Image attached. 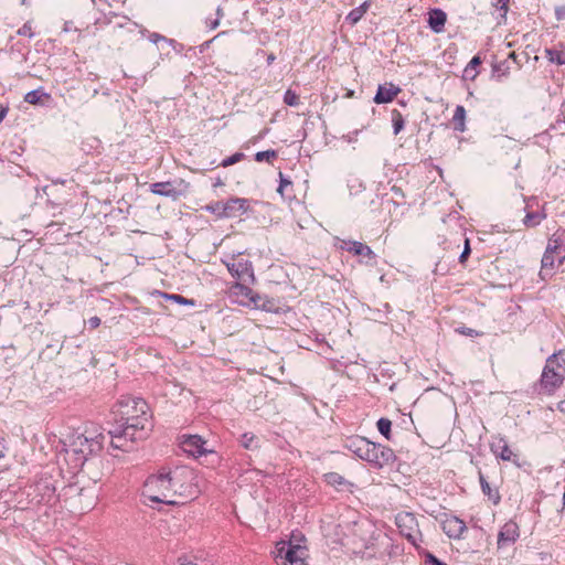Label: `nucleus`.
<instances>
[{"instance_id": "nucleus-1", "label": "nucleus", "mask_w": 565, "mask_h": 565, "mask_svg": "<svg viewBox=\"0 0 565 565\" xmlns=\"http://www.w3.org/2000/svg\"><path fill=\"white\" fill-rule=\"evenodd\" d=\"M117 426L109 430L115 449L130 451L137 440L145 439L151 430L149 406L140 397L122 396L116 404Z\"/></svg>"}, {"instance_id": "nucleus-2", "label": "nucleus", "mask_w": 565, "mask_h": 565, "mask_svg": "<svg viewBox=\"0 0 565 565\" xmlns=\"http://www.w3.org/2000/svg\"><path fill=\"white\" fill-rule=\"evenodd\" d=\"M193 479V472L185 468L149 476L143 483L142 494L152 502L179 504L181 501L178 498L189 499L198 493Z\"/></svg>"}, {"instance_id": "nucleus-3", "label": "nucleus", "mask_w": 565, "mask_h": 565, "mask_svg": "<svg viewBox=\"0 0 565 565\" xmlns=\"http://www.w3.org/2000/svg\"><path fill=\"white\" fill-rule=\"evenodd\" d=\"M105 436L96 427H85L83 431L78 429L70 434L63 443L66 454V460L71 468L77 470L84 466L87 459L100 452L103 449Z\"/></svg>"}, {"instance_id": "nucleus-4", "label": "nucleus", "mask_w": 565, "mask_h": 565, "mask_svg": "<svg viewBox=\"0 0 565 565\" xmlns=\"http://www.w3.org/2000/svg\"><path fill=\"white\" fill-rule=\"evenodd\" d=\"M343 448L376 469L393 465L396 460V456L390 447L372 443L358 435L347 437L343 440Z\"/></svg>"}, {"instance_id": "nucleus-5", "label": "nucleus", "mask_w": 565, "mask_h": 565, "mask_svg": "<svg viewBox=\"0 0 565 565\" xmlns=\"http://www.w3.org/2000/svg\"><path fill=\"white\" fill-rule=\"evenodd\" d=\"M565 381V352L550 355L540 377V392L552 395Z\"/></svg>"}, {"instance_id": "nucleus-6", "label": "nucleus", "mask_w": 565, "mask_h": 565, "mask_svg": "<svg viewBox=\"0 0 565 565\" xmlns=\"http://www.w3.org/2000/svg\"><path fill=\"white\" fill-rule=\"evenodd\" d=\"M249 282L236 281L230 287V295L237 299L243 306H252L255 309H262L265 311H271L274 309L275 303L267 299L266 297L260 296L259 294L254 292L249 287Z\"/></svg>"}, {"instance_id": "nucleus-7", "label": "nucleus", "mask_w": 565, "mask_h": 565, "mask_svg": "<svg viewBox=\"0 0 565 565\" xmlns=\"http://www.w3.org/2000/svg\"><path fill=\"white\" fill-rule=\"evenodd\" d=\"M306 557L307 548L299 544L282 541L276 546L277 565H307Z\"/></svg>"}, {"instance_id": "nucleus-8", "label": "nucleus", "mask_w": 565, "mask_h": 565, "mask_svg": "<svg viewBox=\"0 0 565 565\" xmlns=\"http://www.w3.org/2000/svg\"><path fill=\"white\" fill-rule=\"evenodd\" d=\"M399 533L415 547L422 542V533L416 516L411 512H399L395 518Z\"/></svg>"}, {"instance_id": "nucleus-9", "label": "nucleus", "mask_w": 565, "mask_h": 565, "mask_svg": "<svg viewBox=\"0 0 565 565\" xmlns=\"http://www.w3.org/2000/svg\"><path fill=\"white\" fill-rule=\"evenodd\" d=\"M32 501L38 504H53L56 501L55 481L51 476L41 477L33 486H31Z\"/></svg>"}, {"instance_id": "nucleus-10", "label": "nucleus", "mask_w": 565, "mask_h": 565, "mask_svg": "<svg viewBox=\"0 0 565 565\" xmlns=\"http://www.w3.org/2000/svg\"><path fill=\"white\" fill-rule=\"evenodd\" d=\"M339 242L340 249L347 250L353 254L354 256H361L363 258L360 260L361 263H364L366 265L375 264L376 255L366 244L351 239H339Z\"/></svg>"}, {"instance_id": "nucleus-11", "label": "nucleus", "mask_w": 565, "mask_h": 565, "mask_svg": "<svg viewBox=\"0 0 565 565\" xmlns=\"http://www.w3.org/2000/svg\"><path fill=\"white\" fill-rule=\"evenodd\" d=\"M225 264H226V267H227L230 274L232 275V277L237 279V281H243V282H254L255 281L252 262L244 259V258H238V259L233 258L231 262H226Z\"/></svg>"}, {"instance_id": "nucleus-12", "label": "nucleus", "mask_w": 565, "mask_h": 565, "mask_svg": "<svg viewBox=\"0 0 565 565\" xmlns=\"http://www.w3.org/2000/svg\"><path fill=\"white\" fill-rule=\"evenodd\" d=\"M444 533L449 539L458 540L461 537L463 532L467 530L466 523L456 515L443 514L439 519Z\"/></svg>"}, {"instance_id": "nucleus-13", "label": "nucleus", "mask_w": 565, "mask_h": 565, "mask_svg": "<svg viewBox=\"0 0 565 565\" xmlns=\"http://www.w3.org/2000/svg\"><path fill=\"white\" fill-rule=\"evenodd\" d=\"M206 441L199 435H183L180 441L181 448L184 452L200 457L211 451L205 448Z\"/></svg>"}, {"instance_id": "nucleus-14", "label": "nucleus", "mask_w": 565, "mask_h": 565, "mask_svg": "<svg viewBox=\"0 0 565 565\" xmlns=\"http://www.w3.org/2000/svg\"><path fill=\"white\" fill-rule=\"evenodd\" d=\"M546 249L548 254H555L557 266L563 265L565 262V230H557L548 238Z\"/></svg>"}, {"instance_id": "nucleus-15", "label": "nucleus", "mask_w": 565, "mask_h": 565, "mask_svg": "<svg viewBox=\"0 0 565 565\" xmlns=\"http://www.w3.org/2000/svg\"><path fill=\"white\" fill-rule=\"evenodd\" d=\"M520 536L519 525L514 521H508L498 534V548H505L516 542Z\"/></svg>"}, {"instance_id": "nucleus-16", "label": "nucleus", "mask_w": 565, "mask_h": 565, "mask_svg": "<svg viewBox=\"0 0 565 565\" xmlns=\"http://www.w3.org/2000/svg\"><path fill=\"white\" fill-rule=\"evenodd\" d=\"M223 204V217H238L249 209V202L244 198H232Z\"/></svg>"}, {"instance_id": "nucleus-17", "label": "nucleus", "mask_w": 565, "mask_h": 565, "mask_svg": "<svg viewBox=\"0 0 565 565\" xmlns=\"http://www.w3.org/2000/svg\"><path fill=\"white\" fill-rule=\"evenodd\" d=\"M150 192L160 196L171 198L173 200L181 196V192L170 181L150 184Z\"/></svg>"}, {"instance_id": "nucleus-18", "label": "nucleus", "mask_w": 565, "mask_h": 565, "mask_svg": "<svg viewBox=\"0 0 565 565\" xmlns=\"http://www.w3.org/2000/svg\"><path fill=\"white\" fill-rule=\"evenodd\" d=\"M493 455L503 461H511L514 456L504 437L495 438L490 445Z\"/></svg>"}, {"instance_id": "nucleus-19", "label": "nucleus", "mask_w": 565, "mask_h": 565, "mask_svg": "<svg viewBox=\"0 0 565 565\" xmlns=\"http://www.w3.org/2000/svg\"><path fill=\"white\" fill-rule=\"evenodd\" d=\"M401 92L398 86L390 83L388 85H380L373 98L375 104H385L392 102Z\"/></svg>"}, {"instance_id": "nucleus-20", "label": "nucleus", "mask_w": 565, "mask_h": 565, "mask_svg": "<svg viewBox=\"0 0 565 565\" xmlns=\"http://www.w3.org/2000/svg\"><path fill=\"white\" fill-rule=\"evenodd\" d=\"M446 20H447V15L441 9H434L429 13V18H428L429 28L434 32L439 33L444 30Z\"/></svg>"}, {"instance_id": "nucleus-21", "label": "nucleus", "mask_w": 565, "mask_h": 565, "mask_svg": "<svg viewBox=\"0 0 565 565\" xmlns=\"http://www.w3.org/2000/svg\"><path fill=\"white\" fill-rule=\"evenodd\" d=\"M479 482L482 490V493L488 497L490 501H492L493 504H499L501 500V495L499 493V490L497 488H492L490 483L488 482L484 475L479 471Z\"/></svg>"}, {"instance_id": "nucleus-22", "label": "nucleus", "mask_w": 565, "mask_h": 565, "mask_svg": "<svg viewBox=\"0 0 565 565\" xmlns=\"http://www.w3.org/2000/svg\"><path fill=\"white\" fill-rule=\"evenodd\" d=\"M556 267H558V266H557V258L555 257V254H548L547 249H545L544 255L541 260L540 275L542 276V278H545V276H550Z\"/></svg>"}, {"instance_id": "nucleus-23", "label": "nucleus", "mask_w": 565, "mask_h": 565, "mask_svg": "<svg viewBox=\"0 0 565 565\" xmlns=\"http://www.w3.org/2000/svg\"><path fill=\"white\" fill-rule=\"evenodd\" d=\"M51 99V95L42 89H33L25 94L24 102L31 105H44Z\"/></svg>"}, {"instance_id": "nucleus-24", "label": "nucleus", "mask_w": 565, "mask_h": 565, "mask_svg": "<svg viewBox=\"0 0 565 565\" xmlns=\"http://www.w3.org/2000/svg\"><path fill=\"white\" fill-rule=\"evenodd\" d=\"M277 191L281 194L282 198L287 200H291L295 198L294 184L289 179H287L282 174V172H279V186Z\"/></svg>"}, {"instance_id": "nucleus-25", "label": "nucleus", "mask_w": 565, "mask_h": 565, "mask_svg": "<svg viewBox=\"0 0 565 565\" xmlns=\"http://www.w3.org/2000/svg\"><path fill=\"white\" fill-rule=\"evenodd\" d=\"M452 122L456 131H466V109L462 105H457L452 116Z\"/></svg>"}, {"instance_id": "nucleus-26", "label": "nucleus", "mask_w": 565, "mask_h": 565, "mask_svg": "<svg viewBox=\"0 0 565 565\" xmlns=\"http://www.w3.org/2000/svg\"><path fill=\"white\" fill-rule=\"evenodd\" d=\"M369 8H370V2L364 1L361 6L352 9L349 12V14L345 18L347 21L352 25L356 24L363 18V15L366 13Z\"/></svg>"}, {"instance_id": "nucleus-27", "label": "nucleus", "mask_w": 565, "mask_h": 565, "mask_svg": "<svg viewBox=\"0 0 565 565\" xmlns=\"http://www.w3.org/2000/svg\"><path fill=\"white\" fill-rule=\"evenodd\" d=\"M545 218H546V214L544 212L527 211L525 216H524V218H523V224L526 227H535Z\"/></svg>"}, {"instance_id": "nucleus-28", "label": "nucleus", "mask_w": 565, "mask_h": 565, "mask_svg": "<svg viewBox=\"0 0 565 565\" xmlns=\"http://www.w3.org/2000/svg\"><path fill=\"white\" fill-rule=\"evenodd\" d=\"M324 481L337 489H340L343 486L350 484L344 477L339 475L338 472H328L323 475Z\"/></svg>"}, {"instance_id": "nucleus-29", "label": "nucleus", "mask_w": 565, "mask_h": 565, "mask_svg": "<svg viewBox=\"0 0 565 565\" xmlns=\"http://www.w3.org/2000/svg\"><path fill=\"white\" fill-rule=\"evenodd\" d=\"M391 116H392V124H393V132H394V135H398L404 129V125H405L404 117L401 114V111L397 109H393L391 111Z\"/></svg>"}, {"instance_id": "nucleus-30", "label": "nucleus", "mask_w": 565, "mask_h": 565, "mask_svg": "<svg viewBox=\"0 0 565 565\" xmlns=\"http://www.w3.org/2000/svg\"><path fill=\"white\" fill-rule=\"evenodd\" d=\"M241 444L245 449H255L258 447V439L253 433H244L241 437Z\"/></svg>"}, {"instance_id": "nucleus-31", "label": "nucleus", "mask_w": 565, "mask_h": 565, "mask_svg": "<svg viewBox=\"0 0 565 565\" xmlns=\"http://www.w3.org/2000/svg\"><path fill=\"white\" fill-rule=\"evenodd\" d=\"M546 57L550 62L556 63L557 65H565V52L564 51H557L553 49H547L545 51Z\"/></svg>"}, {"instance_id": "nucleus-32", "label": "nucleus", "mask_w": 565, "mask_h": 565, "mask_svg": "<svg viewBox=\"0 0 565 565\" xmlns=\"http://www.w3.org/2000/svg\"><path fill=\"white\" fill-rule=\"evenodd\" d=\"M376 427L386 439H391L392 422L388 418L381 417L376 423Z\"/></svg>"}, {"instance_id": "nucleus-33", "label": "nucleus", "mask_w": 565, "mask_h": 565, "mask_svg": "<svg viewBox=\"0 0 565 565\" xmlns=\"http://www.w3.org/2000/svg\"><path fill=\"white\" fill-rule=\"evenodd\" d=\"M481 64L480 56L476 55L471 58L467 67L465 68V74L467 77H470L471 79H475L478 72L476 71V67Z\"/></svg>"}, {"instance_id": "nucleus-34", "label": "nucleus", "mask_w": 565, "mask_h": 565, "mask_svg": "<svg viewBox=\"0 0 565 565\" xmlns=\"http://www.w3.org/2000/svg\"><path fill=\"white\" fill-rule=\"evenodd\" d=\"M510 73V67L507 61L500 62L493 65V75L498 77V79L508 76Z\"/></svg>"}, {"instance_id": "nucleus-35", "label": "nucleus", "mask_w": 565, "mask_h": 565, "mask_svg": "<svg viewBox=\"0 0 565 565\" xmlns=\"http://www.w3.org/2000/svg\"><path fill=\"white\" fill-rule=\"evenodd\" d=\"M284 103L288 106L296 107L300 104L299 95L291 89H287L284 95Z\"/></svg>"}, {"instance_id": "nucleus-36", "label": "nucleus", "mask_w": 565, "mask_h": 565, "mask_svg": "<svg viewBox=\"0 0 565 565\" xmlns=\"http://www.w3.org/2000/svg\"><path fill=\"white\" fill-rule=\"evenodd\" d=\"M243 158H244V153L243 152H236V153L225 158L220 163V166L223 167V168H226V167H230L232 164H235V163L239 162Z\"/></svg>"}, {"instance_id": "nucleus-37", "label": "nucleus", "mask_w": 565, "mask_h": 565, "mask_svg": "<svg viewBox=\"0 0 565 565\" xmlns=\"http://www.w3.org/2000/svg\"><path fill=\"white\" fill-rule=\"evenodd\" d=\"M277 157V152L275 150H266V151H258L255 154V160L258 162L262 161H269L270 159H274Z\"/></svg>"}, {"instance_id": "nucleus-38", "label": "nucleus", "mask_w": 565, "mask_h": 565, "mask_svg": "<svg viewBox=\"0 0 565 565\" xmlns=\"http://www.w3.org/2000/svg\"><path fill=\"white\" fill-rule=\"evenodd\" d=\"M149 41L154 43V44H158L159 42H168L170 44L174 43V40L172 39H167L166 36L159 34V33H150L149 36H148Z\"/></svg>"}, {"instance_id": "nucleus-39", "label": "nucleus", "mask_w": 565, "mask_h": 565, "mask_svg": "<svg viewBox=\"0 0 565 565\" xmlns=\"http://www.w3.org/2000/svg\"><path fill=\"white\" fill-rule=\"evenodd\" d=\"M164 297H167L168 299H170L177 303L193 305V300H189V299L182 297L181 295L172 294V295H164Z\"/></svg>"}, {"instance_id": "nucleus-40", "label": "nucleus", "mask_w": 565, "mask_h": 565, "mask_svg": "<svg viewBox=\"0 0 565 565\" xmlns=\"http://www.w3.org/2000/svg\"><path fill=\"white\" fill-rule=\"evenodd\" d=\"M19 35L33 38L34 33L32 31V25L30 22H25L17 32Z\"/></svg>"}, {"instance_id": "nucleus-41", "label": "nucleus", "mask_w": 565, "mask_h": 565, "mask_svg": "<svg viewBox=\"0 0 565 565\" xmlns=\"http://www.w3.org/2000/svg\"><path fill=\"white\" fill-rule=\"evenodd\" d=\"M223 202H216L215 204L207 206V210L216 214L217 216L223 217Z\"/></svg>"}, {"instance_id": "nucleus-42", "label": "nucleus", "mask_w": 565, "mask_h": 565, "mask_svg": "<svg viewBox=\"0 0 565 565\" xmlns=\"http://www.w3.org/2000/svg\"><path fill=\"white\" fill-rule=\"evenodd\" d=\"M470 253H471V249H470V245H469V239H466L465 248H463L462 253L459 256V262L461 264H463L468 259Z\"/></svg>"}, {"instance_id": "nucleus-43", "label": "nucleus", "mask_w": 565, "mask_h": 565, "mask_svg": "<svg viewBox=\"0 0 565 565\" xmlns=\"http://www.w3.org/2000/svg\"><path fill=\"white\" fill-rule=\"evenodd\" d=\"M494 6L502 11V17H505L509 9V0H497Z\"/></svg>"}, {"instance_id": "nucleus-44", "label": "nucleus", "mask_w": 565, "mask_h": 565, "mask_svg": "<svg viewBox=\"0 0 565 565\" xmlns=\"http://www.w3.org/2000/svg\"><path fill=\"white\" fill-rule=\"evenodd\" d=\"M425 563L426 565H445L443 562H440L437 557H435L431 554L427 555Z\"/></svg>"}, {"instance_id": "nucleus-45", "label": "nucleus", "mask_w": 565, "mask_h": 565, "mask_svg": "<svg viewBox=\"0 0 565 565\" xmlns=\"http://www.w3.org/2000/svg\"><path fill=\"white\" fill-rule=\"evenodd\" d=\"M555 17H556L557 20L565 19V6L557 7L555 9Z\"/></svg>"}, {"instance_id": "nucleus-46", "label": "nucleus", "mask_w": 565, "mask_h": 565, "mask_svg": "<svg viewBox=\"0 0 565 565\" xmlns=\"http://www.w3.org/2000/svg\"><path fill=\"white\" fill-rule=\"evenodd\" d=\"M88 324L93 329L98 328L100 326V319L97 316L92 317L88 319Z\"/></svg>"}, {"instance_id": "nucleus-47", "label": "nucleus", "mask_w": 565, "mask_h": 565, "mask_svg": "<svg viewBox=\"0 0 565 565\" xmlns=\"http://www.w3.org/2000/svg\"><path fill=\"white\" fill-rule=\"evenodd\" d=\"M177 565H198L191 562L188 556H180L177 561Z\"/></svg>"}, {"instance_id": "nucleus-48", "label": "nucleus", "mask_w": 565, "mask_h": 565, "mask_svg": "<svg viewBox=\"0 0 565 565\" xmlns=\"http://www.w3.org/2000/svg\"><path fill=\"white\" fill-rule=\"evenodd\" d=\"M391 191L394 193V195L396 198H402V199L404 198V193H403V190L401 188H398L396 185H393Z\"/></svg>"}, {"instance_id": "nucleus-49", "label": "nucleus", "mask_w": 565, "mask_h": 565, "mask_svg": "<svg viewBox=\"0 0 565 565\" xmlns=\"http://www.w3.org/2000/svg\"><path fill=\"white\" fill-rule=\"evenodd\" d=\"M72 30H77L76 28H73V22L72 21H66L63 25V31L64 32H71Z\"/></svg>"}, {"instance_id": "nucleus-50", "label": "nucleus", "mask_w": 565, "mask_h": 565, "mask_svg": "<svg viewBox=\"0 0 565 565\" xmlns=\"http://www.w3.org/2000/svg\"><path fill=\"white\" fill-rule=\"evenodd\" d=\"M6 455V445L4 440L0 438V458H3Z\"/></svg>"}, {"instance_id": "nucleus-51", "label": "nucleus", "mask_w": 565, "mask_h": 565, "mask_svg": "<svg viewBox=\"0 0 565 565\" xmlns=\"http://www.w3.org/2000/svg\"><path fill=\"white\" fill-rule=\"evenodd\" d=\"M8 113V107H0V122L4 119Z\"/></svg>"}, {"instance_id": "nucleus-52", "label": "nucleus", "mask_w": 565, "mask_h": 565, "mask_svg": "<svg viewBox=\"0 0 565 565\" xmlns=\"http://www.w3.org/2000/svg\"><path fill=\"white\" fill-rule=\"evenodd\" d=\"M275 60H276L275 54L270 53L267 55V64L268 65L273 64Z\"/></svg>"}, {"instance_id": "nucleus-53", "label": "nucleus", "mask_w": 565, "mask_h": 565, "mask_svg": "<svg viewBox=\"0 0 565 565\" xmlns=\"http://www.w3.org/2000/svg\"><path fill=\"white\" fill-rule=\"evenodd\" d=\"M218 24H220V19L217 18V19L211 21L210 28L211 29H216L218 26Z\"/></svg>"}, {"instance_id": "nucleus-54", "label": "nucleus", "mask_w": 565, "mask_h": 565, "mask_svg": "<svg viewBox=\"0 0 565 565\" xmlns=\"http://www.w3.org/2000/svg\"><path fill=\"white\" fill-rule=\"evenodd\" d=\"M463 334H468V335H472L473 333H477L475 330L472 329H466L462 331Z\"/></svg>"}, {"instance_id": "nucleus-55", "label": "nucleus", "mask_w": 565, "mask_h": 565, "mask_svg": "<svg viewBox=\"0 0 565 565\" xmlns=\"http://www.w3.org/2000/svg\"><path fill=\"white\" fill-rule=\"evenodd\" d=\"M558 409H559L561 412H565V401H561V402L558 403Z\"/></svg>"}, {"instance_id": "nucleus-56", "label": "nucleus", "mask_w": 565, "mask_h": 565, "mask_svg": "<svg viewBox=\"0 0 565 565\" xmlns=\"http://www.w3.org/2000/svg\"><path fill=\"white\" fill-rule=\"evenodd\" d=\"M224 183H223V181L220 178H217L216 181L214 182V186H221Z\"/></svg>"}, {"instance_id": "nucleus-57", "label": "nucleus", "mask_w": 565, "mask_h": 565, "mask_svg": "<svg viewBox=\"0 0 565 565\" xmlns=\"http://www.w3.org/2000/svg\"><path fill=\"white\" fill-rule=\"evenodd\" d=\"M216 13L218 17H221L223 13H222V9L218 7L217 10H216Z\"/></svg>"}, {"instance_id": "nucleus-58", "label": "nucleus", "mask_w": 565, "mask_h": 565, "mask_svg": "<svg viewBox=\"0 0 565 565\" xmlns=\"http://www.w3.org/2000/svg\"><path fill=\"white\" fill-rule=\"evenodd\" d=\"M530 207H531L530 203H529V202H526V206H525V209L527 210V209H530Z\"/></svg>"}, {"instance_id": "nucleus-59", "label": "nucleus", "mask_w": 565, "mask_h": 565, "mask_svg": "<svg viewBox=\"0 0 565 565\" xmlns=\"http://www.w3.org/2000/svg\"><path fill=\"white\" fill-rule=\"evenodd\" d=\"M96 0H93V2H95Z\"/></svg>"}]
</instances>
